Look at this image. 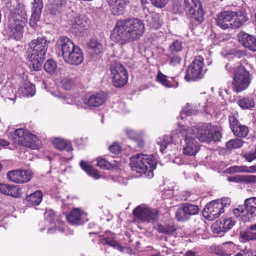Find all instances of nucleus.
<instances>
[{
  "label": "nucleus",
  "mask_w": 256,
  "mask_h": 256,
  "mask_svg": "<svg viewBox=\"0 0 256 256\" xmlns=\"http://www.w3.org/2000/svg\"><path fill=\"white\" fill-rule=\"evenodd\" d=\"M146 22L151 28L154 29L158 28L162 24L160 15L157 13H152L147 16Z\"/></svg>",
  "instance_id": "bb28decb"
},
{
  "label": "nucleus",
  "mask_w": 256,
  "mask_h": 256,
  "mask_svg": "<svg viewBox=\"0 0 256 256\" xmlns=\"http://www.w3.org/2000/svg\"><path fill=\"white\" fill-rule=\"evenodd\" d=\"M22 90L24 96H32L35 94L34 86L30 82L24 84Z\"/></svg>",
  "instance_id": "72a5a7b5"
},
{
  "label": "nucleus",
  "mask_w": 256,
  "mask_h": 256,
  "mask_svg": "<svg viewBox=\"0 0 256 256\" xmlns=\"http://www.w3.org/2000/svg\"><path fill=\"white\" fill-rule=\"evenodd\" d=\"M201 4L200 0H184V9Z\"/></svg>",
  "instance_id": "13d9d810"
},
{
  "label": "nucleus",
  "mask_w": 256,
  "mask_h": 256,
  "mask_svg": "<svg viewBox=\"0 0 256 256\" xmlns=\"http://www.w3.org/2000/svg\"><path fill=\"white\" fill-rule=\"evenodd\" d=\"M16 14L20 16V18H18V22H21L22 23H26L27 22V16L24 7L22 6H18L16 9Z\"/></svg>",
  "instance_id": "79ce46f5"
},
{
  "label": "nucleus",
  "mask_w": 256,
  "mask_h": 256,
  "mask_svg": "<svg viewBox=\"0 0 256 256\" xmlns=\"http://www.w3.org/2000/svg\"><path fill=\"white\" fill-rule=\"evenodd\" d=\"M110 6H112V11L114 15L123 14L128 0H107Z\"/></svg>",
  "instance_id": "aec40b11"
},
{
  "label": "nucleus",
  "mask_w": 256,
  "mask_h": 256,
  "mask_svg": "<svg viewBox=\"0 0 256 256\" xmlns=\"http://www.w3.org/2000/svg\"><path fill=\"white\" fill-rule=\"evenodd\" d=\"M104 240L106 244H108L113 248H114L116 246V244L118 242L112 239H110L108 238H104Z\"/></svg>",
  "instance_id": "e2e57ef3"
},
{
  "label": "nucleus",
  "mask_w": 256,
  "mask_h": 256,
  "mask_svg": "<svg viewBox=\"0 0 256 256\" xmlns=\"http://www.w3.org/2000/svg\"><path fill=\"white\" fill-rule=\"evenodd\" d=\"M110 75L114 86L122 88L128 82V72L124 66L118 62L112 61L110 66Z\"/></svg>",
  "instance_id": "39448f33"
},
{
  "label": "nucleus",
  "mask_w": 256,
  "mask_h": 256,
  "mask_svg": "<svg viewBox=\"0 0 256 256\" xmlns=\"http://www.w3.org/2000/svg\"><path fill=\"white\" fill-rule=\"evenodd\" d=\"M210 135H211L210 136H211V138H212V141H214V142L219 140L222 137L220 133L218 131H215V132H213L211 130Z\"/></svg>",
  "instance_id": "680f3d73"
},
{
  "label": "nucleus",
  "mask_w": 256,
  "mask_h": 256,
  "mask_svg": "<svg viewBox=\"0 0 256 256\" xmlns=\"http://www.w3.org/2000/svg\"><path fill=\"white\" fill-rule=\"evenodd\" d=\"M26 24V23L21 22H18V24H16L14 28L12 30V36H14L15 38H20L22 36L24 26Z\"/></svg>",
  "instance_id": "c9c22d12"
},
{
  "label": "nucleus",
  "mask_w": 256,
  "mask_h": 256,
  "mask_svg": "<svg viewBox=\"0 0 256 256\" xmlns=\"http://www.w3.org/2000/svg\"><path fill=\"white\" fill-rule=\"evenodd\" d=\"M195 107L194 108L190 107L188 104H186L185 108L182 110V113L185 114L186 116H190L192 115H195L197 114L198 112L200 110L201 112L204 110V109L200 110L198 108Z\"/></svg>",
  "instance_id": "8fccbe9b"
},
{
  "label": "nucleus",
  "mask_w": 256,
  "mask_h": 256,
  "mask_svg": "<svg viewBox=\"0 0 256 256\" xmlns=\"http://www.w3.org/2000/svg\"><path fill=\"white\" fill-rule=\"evenodd\" d=\"M157 79L163 86L167 88H170L171 86L170 82L167 79V76L160 71L158 72L157 75Z\"/></svg>",
  "instance_id": "09e8293b"
},
{
  "label": "nucleus",
  "mask_w": 256,
  "mask_h": 256,
  "mask_svg": "<svg viewBox=\"0 0 256 256\" xmlns=\"http://www.w3.org/2000/svg\"><path fill=\"white\" fill-rule=\"evenodd\" d=\"M130 165L132 170L140 175L147 172L148 176L152 177L156 163L152 156L139 154L131 158Z\"/></svg>",
  "instance_id": "7ed1b4c3"
},
{
  "label": "nucleus",
  "mask_w": 256,
  "mask_h": 256,
  "mask_svg": "<svg viewBox=\"0 0 256 256\" xmlns=\"http://www.w3.org/2000/svg\"><path fill=\"white\" fill-rule=\"evenodd\" d=\"M126 133L130 138L132 140H136L138 137V134L134 130L130 128L126 129Z\"/></svg>",
  "instance_id": "bf43d9fd"
},
{
  "label": "nucleus",
  "mask_w": 256,
  "mask_h": 256,
  "mask_svg": "<svg viewBox=\"0 0 256 256\" xmlns=\"http://www.w3.org/2000/svg\"><path fill=\"white\" fill-rule=\"evenodd\" d=\"M172 140V138L170 136H164L162 138H159L157 140V144L160 146V151L162 152Z\"/></svg>",
  "instance_id": "f704fd0d"
},
{
  "label": "nucleus",
  "mask_w": 256,
  "mask_h": 256,
  "mask_svg": "<svg viewBox=\"0 0 256 256\" xmlns=\"http://www.w3.org/2000/svg\"><path fill=\"white\" fill-rule=\"evenodd\" d=\"M54 146L60 150H66L67 152H72L73 150L71 143L64 140L56 138L52 141Z\"/></svg>",
  "instance_id": "c85d7f7f"
},
{
  "label": "nucleus",
  "mask_w": 256,
  "mask_h": 256,
  "mask_svg": "<svg viewBox=\"0 0 256 256\" xmlns=\"http://www.w3.org/2000/svg\"><path fill=\"white\" fill-rule=\"evenodd\" d=\"M42 194L40 190H36L28 195L26 198L27 204L29 206H38L42 200Z\"/></svg>",
  "instance_id": "b1692460"
},
{
  "label": "nucleus",
  "mask_w": 256,
  "mask_h": 256,
  "mask_svg": "<svg viewBox=\"0 0 256 256\" xmlns=\"http://www.w3.org/2000/svg\"><path fill=\"white\" fill-rule=\"evenodd\" d=\"M255 240H256V232H254L252 230H250L240 234V240L242 242H245Z\"/></svg>",
  "instance_id": "473e14b6"
},
{
  "label": "nucleus",
  "mask_w": 256,
  "mask_h": 256,
  "mask_svg": "<svg viewBox=\"0 0 256 256\" xmlns=\"http://www.w3.org/2000/svg\"><path fill=\"white\" fill-rule=\"evenodd\" d=\"M168 60L171 66L178 67L180 65L182 58L178 54L170 53L168 56Z\"/></svg>",
  "instance_id": "2f4dec72"
},
{
  "label": "nucleus",
  "mask_w": 256,
  "mask_h": 256,
  "mask_svg": "<svg viewBox=\"0 0 256 256\" xmlns=\"http://www.w3.org/2000/svg\"><path fill=\"white\" fill-rule=\"evenodd\" d=\"M14 135L18 138V142L22 146L32 150L40 148V142L38 137L27 130L23 128L17 129L14 132Z\"/></svg>",
  "instance_id": "423d86ee"
},
{
  "label": "nucleus",
  "mask_w": 256,
  "mask_h": 256,
  "mask_svg": "<svg viewBox=\"0 0 256 256\" xmlns=\"http://www.w3.org/2000/svg\"><path fill=\"white\" fill-rule=\"evenodd\" d=\"M229 122L230 128L232 131L237 128V127L240 124L236 118L234 116H229Z\"/></svg>",
  "instance_id": "864d4df0"
},
{
  "label": "nucleus",
  "mask_w": 256,
  "mask_h": 256,
  "mask_svg": "<svg viewBox=\"0 0 256 256\" xmlns=\"http://www.w3.org/2000/svg\"><path fill=\"white\" fill-rule=\"evenodd\" d=\"M184 10L187 16L194 20L197 24H201L204 21V12L202 8V4L188 8Z\"/></svg>",
  "instance_id": "f3484780"
},
{
  "label": "nucleus",
  "mask_w": 256,
  "mask_h": 256,
  "mask_svg": "<svg viewBox=\"0 0 256 256\" xmlns=\"http://www.w3.org/2000/svg\"><path fill=\"white\" fill-rule=\"evenodd\" d=\"M243 156L248 162H251L256 159V146L254 148L244 154Z\"/></svg>",
  "instance_id": "3c124183"
},
{
  "label": "nucleus",
  "mask_w": 256,
  "mask_h": 256,
  "mask_svg": "<svg viewBox=\"0 0 256 256\" xmlns=\"http://www.w3.org/2000/svg\"><path fill=\"white\" fill-rule=\"evenodd\" d=\"M97 166L105 170H110L114 167L116 164L107 161L105 158H97Z\"/></svg>",
  "instance_id": "e433bc0d"
},
{
  "label": "nucleus",
  "mask_w": 256,
  "mask_h": 256,
  "mask_svg": "<svg viewBox=\"0 0 256 256\" xmlns=\"http://www.w3.org/2000/svg\"><path fill=\"white\" fill-rule=\"evenodd\" d=\"M182 48V42L178 40H175L170 46V53L178 54V52L181 51Z\"/></svg>",
  "instance_id": "49530a36"
},
{
  "label": "nucleus",
  "mask_w": 256,
  "mask_h": 256,
  "mask_svg": "<svg viewBox=\"0 0 256 256\" xmlns=\"http://www.w3.org/2000/svg\"><path fill=\"white\" fill-rule=\"evenodd\" d=\"M235 14L233 11L224 10L217 15L216 22L217 25L223 30L228 28L232 29V18Z\"/></svg>",
  "instance_id": "dca6fc26"
},
{
  "label": "nucleus",
  "mask_w": 256,
  "mask_h": 256,
  "mask_svg": "<svg viewBox=\"0 0 256 256\" xmlns=\"http://www.w3.org/2000/svg\"><path fill=\"white\" fill-rule=\"evenodd\" d=\"M42 0H34L31 10L42 12Z\"/></svg>",
  "instance_id": "603ef678"
},
{
  "label": "nucleus",
  "mask_w": 256,
  "mask_h": 256,
  "mask_svg": "<svg viewBox=\"0 0 256 256\" xmlns=\"http://www.w3.org/2000/svg\"><path fill=\"white\" fill-rule=\"evenodd\" d=\"M88 46L92 49L96 54H100L102 50V45L96 40H91L88 43Z\"/></svg>",
  "instance_id": "a19ab883"
},
{
  "label": "nucleus",
  "mask_w": 256,
  "mask_h": 256,
  "mask_svg": "<svg viewBox=\"0 0 256 256\" xmlns=\"http://www.w3.org/2000/svg\"><path fill=\"white\" fill-rule=\"evenodd\" d=\"M88 24L86 18L84 15L79 16L75 20L74 26L75 28H82L86 27Z\"/></svg>",
  "instance_id": "c03bdc74"
},
{
  "label": "nucleus",
  "mask_w": 256,
  "mask_h": 256,
  "mask_svg": "<svg viewBox=\"0 0 256 256\" xmlns=\"http://www.w3.org/2000/svg\"><path fill=\"white\" fill-rule=\"evenodd\" d=\"M72 54L66 62L75 66L81 64L84 60V55L82 49L80 47H76V50H74Z\"/></svg>",
  "instance_id": "5701e85b"
},
{
  "label": "nucleus",
  "mask_w": 256,
  "mask_h": 256,
  "mask_svg": "<svg viewBox=\"0 0 256 256\" xmlns=\"http://www.w3.org/2000/svg\"><path fill=\"white\" fill-rule=\"evenodd\" d=\"M250 67L246 60H242L234 70L232 87L236 92L245 90L249 86L250 80L248 70Z\"/></svg>",
  "instance_id": "20e7f679"
},
{
  "label": "nucleus",
  "mask_w": 256,
  "mask_h": 256,
  "mask_svg": "<svg viewBox=\"0 0 256 256\" xmlns=\"http://www.w3.org/2000/svg\"><path fill=\"white\" fill-rule=\"evenodd\" d=\"M199 212L200 208L196 205L188 202L182 204L176 212V218L178 222H184L191 216L198 214Z\"/></svg>",
  "instance_id": "1a4fd4ad"
},
{
  "label": "nucleus",
  "mask_w": 256,
  "mask_h": 256,
  "mask_svg": "<svg viewBox=\"0 0 256 256\" xmlns=\"http://www.w3.org/2000/svg\"><path fill=\"white\" fill-rule=\"evenodd\" d=\"M250 168L254 170V166H252L250 168L244 166H234L230 168V170L232 172H249L252 171L250 170Z\"/></svg>",
  "instance_id": "a18cd8bd"
},
{
  "label": "nucleus",
  "mask_w": 256,
  "mask_h": 256,
  "mask_svg": "<svg viewBox=\"0 0 256 256\" xmlns=\"http://www.w3.org/2000/svg\"><path fill=\"white\" fill-rule=\"evenodd\" d=\"M133 214L138 218L148 222L156 220L158 216V212L156 210L142 208L140 206H137L134 210Z\"/></svg>",
  "instance_id": "4468645a"
},
{
  "label": "nucleus",
  "mask_w": 256,
  "mask_h": 256,
  "mask_svg": "<svg viewBox=\"0 0 256 256\" xmlns=\"http://www.w3.org/2000/svg\"><path fill=\"white\" fill-rule=\"evenodd\" d=\"M237 104L244 110L250 109L254 108L255 106L254 98L248 96L240 99L238 101Z\"/></svg>",
  "instance_id": "7c9ffc66"
},
{
  "label": "nucleus",
  "mask_w": 256,
  "mask_h": 256,
  "mask_svg": "<svg viewBox=\"0 0 256 256\" xmlns=\"http://www.w3.org/2000/svg\"><path fill=\"white\" fill-rule=\"evenodd\" d=\"M204 66V58L201 56H196L189 65L186 70L184 78L188 82L196 81L202 77Z\"/></svg>",
  "instance_id": "6e6552de"
},
{
  "label": "nucleus",
  "mask_w": 256,
  "mask_h": 256,
  "mask_svg": "<svg viewBox=\"0 0 256 256\" xmlns=\"http://www.w3.org/2000/svg\"><path fill=\"white\" fill-rule=\"evenodd\" d=\"M232 132L236 136L245 138L248 136V129L246 126L240 124Z\"/></svg>",
  "instance_id": "4c0bfd02"
},
{
  "label": "nucleus",
  "mask_w": 256,
  "mask_h": 256,
  "mask_svg": "<svg viewBox=\"0 0 256 256\" xmlns=\"http://www.w3.org/2000/svg\"><path fill=\"white\" fill-rule=\"evenodd\" d=\"M33 173L29 170H16L8 172V180L16 184H24L28 182L32 178Z\"/></svg>",
  "instance_id": "f8f14e48"
},
{
  "label": "nucleus",
  "mask_w": 256,
  "mask_h": 256,
  "mask_svg": "<svg viewBox=\"0 0 256 256\" xmlns=\"http://www.w3.org/2000/svg\"><path fill=\"white\" fill-rule=\"evenodd\" d=\"M237 65H238V64ZM237 66H232L230 64H228L226 66V68L229 72H232L234 70H236Z\"/></svg>",
  "instance_id": "0e129e2a"
},
{
  "label": "nucleus",
  "mask_w": 256,
  "mask_h": 256,
  "mask_svg": "<svg viewBox=\"0 0 256 256\" xmlns=\"http://www.w3.org/2000/svg\"><path fill=\"white\" fill-rule=\"evenodd\" d=\"M152 4L156 8H163L168 3V0H150Z\"/></svg>",
  "instance_id": "6e6d98bb"
},
{
  "label": "nucleus",
  "mask_w": 256,
  "mask_h": 256,
  "mask_svg": "<svg viewBox=\"0 0 256 256\" xmlns=\"http://www.w3.org/2000/svg\"><path fill=\"white\" fill-rule=\"evenodd\" d=\"M156 230L159 232L164 234H172L176 230V228L173 222H170L168 224H158Z\"/></svg>",
  "instance_id": "c756f323"
},
{
  "label": "nucleus",
  "mask_w": 256,
  "mask_h": 256,
  "mask_svg": "<svg viewBox=\"0 0 256 256\" xmlns=\"http://www.w3.org/2000/svg\"><path fill=\"white\" fill-rule=\"evenodd\" d=\"M18 190L16 186L0 183V192L2 194L16 198L18 195Z\"/></svg>",
  "instance_id": "a878e982"
},
{
  "label": "nucleus",
  "mask_w": 256,
  "mask_h": 256,
  "mask_svg": "<svg viewBox=\"0 0 256 256\" xmlns=\"http://www.w3.org/2000/svg\"><path fill=\"white\" fill-rule=\"evenodd\" d=\"M62 88L66 90H71L74 84V80L70 78H64L61 81Z\"/></svg>",
  "instance_id": "de8ad7c7"
},
{
  "label": "nucleus",
  "mask_w": 256,
  "mask_h": 256,
  "mask_svg": "<svg viewBox=\"0 0 256 256\" xmlns=\"http://www.w3.org/2000/svg\"><path fill=\"white\" fill-rule=\"evenodd\" d=\"M237 37L238 42L244 47L256 51V37L244 32H240Z\"/></svg>",
  "instance_id": "a211bd4d"
},
{
  "label": "nucleus",
  "mask_w": 256,
  "mask_h": 256,
  "mask_svg": "<svg viewBox=\"0 0 256 256\" xmlns=\"http://www.w3.org/2000/svg\"><path fill=\"white\" fill-rule=\"evenodd\" d=\"M234 214L236 217H244L248 214L256 216V197L246 198L244 205L238 206L234 210Z\"/></svg>",
  "instance_id": "9d476101"
},
{
  "label": "nucleus",
  "mask_w": 256,
  "mask_h": 256,
  "mask_svg": "<svg viewBox=\"0 0 256 256\" xmlns=\"http://www.w3.org/2000/svg\"><path fill=\"white\" fill-rule=\"evenodd\" d=\"M188 129L192 130V136L194 135L198 140L202 142L209 143L212 142L210 135L211 130L206 125L202 126L198 128L193 127L188 128Z\"/></svg>",
  "instance_id": "6ab92c4d"
},
{
  "label": "nucleus",
  "mask_w": 256,
  "mask_h": 256,
  "mask_svg": "<svg viewBox=\"0 0 256 256\" xmlns=\"http://www.w3.org/2000/svg\"><path fill=\"white\" fill-rule=\"evenodd\" d=\"M57 68V64L53 60H48L44 64V68L46 72L50 74H54Z\"/></svg>",
  "instance_id": "58836bf2"
},
{
  "label": "nucleus",
  "mask_w": 256,
  "mask_h": 256,
  "mask_svg": "<svg viewBox=\"0 0 256 256\" xmlns=\"http://www.w3.org/2000/svg\"><path fill=\"white\" fill-rule=\"evenodd\" d=\"M80 164L82 168L85 171L88 176L92 177L95 180H98L101 177L98 170L94 169L88 162L84 160H81Z\"/></svg>",
  "instance_id": "393cba45"
},
{
  "label": "nucleus",
  "mask_w": 256,
  "mask_h": 256,
  "mask_svg": "<svg viewBox=\"0 0 256 256\" xmlns=\"http://www.w3.org/2000/svg\"><path fill=\"white\" fill-rule=\"evenodd\" d=\"M32 16H30L29 24L32 28H34L37 26V23L39 21L42 12L32 10Z\"/></svg>",
  "instance_id": "37998d69"
},
{
  "label": "nucleus",
  "mask_w": 256,
  "mask_h": 256,
  "mask_svg": "<svg viewBox=\"0 0 256 256\" xmlns=\"http://www.w3.org/2000/svg\"><path fill=\"white\" fill-rule=\"evenodd\" d=\"M57 46L60 52H61V55L65 62L73 54L74 50H76V47H79L71 40L66 36L60 37L58 40Z\"/></svg>",
  "instance_id": "9b49d317"
},
{
  "label": "nucleus",
  "mask_w": 256,
  "mask_h": 256,
  "mask_svg": "<svg viewBox=\"0 0 256 256\" xmlns=\"http://www.w3.org/2000/svg\"><path fill=\"white\" fill-rule=\"evenodd\" d=\"M178 130L185 138L183 145V154L188 156H195L199 151L200 148L196 140L192 136V130L182 127L180 128Z\"/></svg>",
  "instance_id": "0eeeda50"
},
{
  "label": "nucleus",
  "mask_w": 256,
  "mask_h": 256,
  "mask_svg": "<svg viewBox=\"0 0 256 256\" xmlns=\"http://www.w3.org/2000/svg\"><path fill=\"white\" fill-rule=\"evenodd\" d=\"M235 14L232 18V29L239 28L243 25L248 20V18L244 12H234Z\"/></svg>",
  "instance_id": "4be33fe9"
},
{
  "label": "nucleus",
  "mask_w": 256,
  "mask_h": 256,
  "mask_svg": "<svg viewBox=\"0 0 256 256\" xmlns=\"http://www.w3.org/2000/svg\"><path fill=\"white\" fill-rule=\"evenodd\" d=\"M196 254V252H195L192 250H188L185 253L184 256H198Z\"/></svg>",
  "instance_id": "338daca9"
},
{
  "label": "nucleus",
  "mask_w": 256,
  "mask_h": 256,
  "mask_svg": "<svg viewBox=\"0 0 256 256\" xmlns=\"http://www.w3.org/2000/svg\"><path fill=\"white\" fill-rule=\"evenodd\" d=\"M244 141L240 138H236L228 141L226 146L228 149H236L242 146Z\"/></svg>",
  "instance_id": "ea45409f"
},
{
  "label": "nucleus",
  "mask_w": 256,
  "mask_h": 256,
  "mask_svg": "<svg viewBox=\"0 0 256 256\" xmlns=\"http://www.w3.org/2000/svg\"><path fill=\"white\" fill-rule=\"evenodd\" d=\"M67 0H52L50 3V10L54 16H58L65 11Z\"/></svg>",
  "instance_id": "412c9836"
},
{
  "label": "nucleus",
  "mask_w": 256,
  "mask_h": 256,
  "mask_svg": "<svg viewBox=\"0 0 256 256\" xmlns=\"http://www.w3.org/2000/svg\"><path fill=\"white\" fill-rule=\"evenodd\" d=\"M110 150L113 154H118L121 150V148L118 144L114 142L109 146Z\"/></svg>",
  "instance_id": "4d7b16f0"
},
{
  "label": "nucleus",
  "mask_w": 256,
  "mask_h": 256,
  "mask_svg": "<svg viewBox=\"0 0 256 256\" xmlns=\"http://www.w3.org/2000/svg\"><path fill=\"white\" fill-rule=\"evenodd\" d=\"M68 222L72 224H82V212L79 208H74L70 214L66 216Z\"/></svg>",
  "instance_id": "cd10ccee"
},
{
  "label": "nucleus",
  "mask_w": 256,
  "mask_h": 256,
  "mask_svg": "<svg viewBox=\"0 0 256 256\" xmlns=\"http://www.w3.org/2000/svg\"><path fill=\"white\" fill-rule=\"evenodd\" d=\"M8 144H9L8 142L7 141H6L3 139L0 138V146H8Z\"/></svg>",
  "instance_id": "774afa93"
},
{
  "label": "nucleus",
  "mask_w": 256,
  "mask_h": 256,
  "mask_svg": "<svg viewBox=\"0 0 256 256\" xmlns=\"http://www.w3.org/2000/svg\"><path fill=\"white\" fill-rule=\"evenodd\" d=\"M224 212L221 204H218L216 200L212 201L208 204L202 211L204 216L210 220L218 218Z\"/></svg>",
  "instance_id": "2eb2a0df"
},
{
  "label": "nucleus",
  "mask_w": 256,
  "mask_h": 256,
  "mask_svg": "<svg viewBox=\"0 0 256 256\" xmlns=\"http://www.w3.org/2000/svg\"><path fill=\"white\" fill-rule=\"evenodd\" d=\"M106 95L103 92L90 96L88 98H83L82 102L76 104L80 108L98 107L102 105L106 101Z\"/></svg>",
  "instance_id": "ddd939ff"
},
{
  "label": "nucleus",
  "mask_w": 256,
  "mask_h": 256,
  "mask_svg": "<svg viewBox=\"0 0 256 256\" xmlns=\"http://www.w3.org/2000/svg\"><path fill=\"white\" fill-rule=\"evenodd\" d=\"M235 224V222L232 218L225 219L224 220L222 228L224 231L228 230L230 229Z\"/></svg>",
  "instance_id": "5fc2aeb1"
},
{
  "label": "nucleus",
  "mask_w": 256,
  "mask_h": 256,
  "mask_svg": "<svg viewBox=\"0 0 256 256\" xmlns=\"http://www.w3.org/2000/svg\"><path fill=\"white\" fill-rule=\"evenodd\" d=\"M216 201L218 204H221L222 210H224V208L227 206H229L231 202L230 198H224L221 200H218Z\"/></svg>",
  "instance_id": "052dcab7"
},
{
  "label": "nucleus",
  "mask_w": 256,
  "mask_h": 256,
  "mask_svg": "<svg viewBox=\"0 0 256 256\" xmlns=\"http://www.w3.org/2000/svg\"><path fill=\"white\" fill-rule=\"evenodd\" d=\"M246 181L251 182L256 180V176H246L244 179Z\"/></svg>",
  "instance_id": "69168bd1"
},
{
  "label": "nucleus",
  "mask_w": 256,
  "mask_h": 256,
  "mask_svg": "<svg viewBox=\"0 0 256 256\" xmlns=\"http://www.w3.org/2000/svg\"><path fill=\"white\" fill-rule=\"evenodd\" d=\"M144 32V25L138 18H130L116 22L112 36L121 44L138 40Z\"/></svg>",
  "instance_id": "f257e3e1"
},
{
  "label": "nucleus",
  "mask_w": 256,
  "mask_h": 256,
  "mask_svg": "<svg viewBox=\"0 0 256 256\" xmlns=\"http://www.w3.org/2000/svg\"><path fill=\"white\" fill-rule=\"evenodd\" d=\"M50 43L45 37L39 36L28 44L26 54L32 70L37 71L41 68Z\"/></svg>",
  "instance_id": "f03ea898"
}]
</instances>
